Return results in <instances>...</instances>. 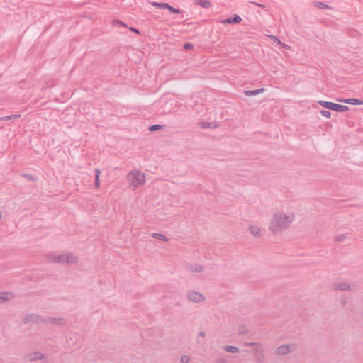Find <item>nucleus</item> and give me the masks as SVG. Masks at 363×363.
<instances>
[{"label": "nucleus", "instance_id": "nucleus-1", "mask_svg": "<svg viewBox=\"0 0 363 363\" xmlns=\"http://www.w3.org/2000/svg\"><path fill=\"white\" fill-rule=\"evenodd\" d=\"M294 220V213L283 212L274 213L272 218L269 229L274 234L287 229Z\"/></svg>", "mask_w": 363, "mask_h": 363}, {"label": "nucleus", "instance_id": "nucleus-2", "mask_svg": "<svg viewBox=\"0 0 363 363\" xmlns=\"http://www.w3.org/2000/svg\"><path fill=\"white\" fill-rule=\"evenodd\" d=\"M48 261L55 263H66L68 264H76L78 261L77 257L74 255L72 253H65L58 255L53 252L48 255Z\"/></svg>", "mask_w": 363, "mask_h": 363}, {"label": "nucleus", "instance_id": "nucleus-3", "mask_svg": "<svg viewBox=\"0 0 363 363\" xmlns=\"http://www.w3.org/2000/svg\"><path fill=\"white\" fill-rule=\"evenodd\" d=\"M127 178L134 188L143 186L145 183V174L139 170H132L128 174Z\"/></svg>", "mask_w": 363, "mask_h": 363}, {"label": "nucleus", "instance_id": "nucleus-4", "mask_svg": "<svg viewBox=\"0 0 363 363\" xmlns=\"http://www.w3.org/2000/svg\"><path fill=\"white\" fill-rule=\"evenodd\" d=\"M318 104L328 109L335 111L337 112H345L349 110V107L347 106L340 105L333 102L319 101Z\"/></svg>", "mask_w": 363, "mask_h": 363}, {"label": "nucleus", "instance_id": "nucleus-5", "mask_svg": "<svg viewBox=\"0 0 363 363\" xmlns=\"http://www.w3.org/2000/svg\"><path fill=\"white\" fill-rule=\"evenodd\" d=\"M43 321L44 317L35 313L28 314L23 319V323L24 324H27L28 323H43Z\"/></svg>", "mask_w": 363, "mask_h": 363}, {"label": "nucleus", "instance_id": "nucleus-6", "mask_svg": "<svg viewBox=\"0 0 363 363\" xmlns=\"http://www.w3.org/2000/svg\"><path fill=\"white\" fill-rule=\"evenodd\" d=\"M296 348V347L294 344L282 345L277 349L276 354L279 355H286L294 351Z\"/></svg>", "mask_w": 363, "mask_h": 363}, {"label": "nucleus", "instance_id": "nucleus-7", "mask_svg": "<svg viewBox=\"0 0 363 363\" xmlns=\"http://www.w3.org/2000/svg\"><path fill=\"white\" fill-rule=\"evenodd\" d=\"M188 298L194 303H201L205 300V296L200 292L190 291L187 294Z\"/></svg>", "mask_w": 363, "mask_h": 363}, {"label": "nucleus", "instance_id": "nucleus-8", "mask_svg": "<svg viewBox=\"0 0 363 363\" xmlns=\"http://www.w3.org/2000/svg\"><path fill=\"white\" fill-rule=\"evenodd\" d=\"M333 289L336 291H354L355 285L350 284L349 283H335L333 284Z\"/></svg>", "mask_w": 363, "mask_h": 363}, {"label": "nucleus", "instance_id": "nucleus-9", "mask_svg": "<svg viewBox=\"0 0 363 363\" xmlns=\"http://www.w3.org/2000/svg\"><path fill=\"white\" fill-rule=\"evenodd\" d=\"M253 354L255 361L257 363H263L264 362V354L263 351L262 345H259V347H256L253 350Z\"/></svg>", "mask_w": 363, "mask_h": 363}, {"label": "nucleus", "instance_id": "nucleus-10", "mask_svg": "<svg viewBox=\"0 0 363 363\" xmlns=\"http://www.w3.org/2000/svg\"><path fill=\"white\" fill-rule=\"evenodd\" d=\"M52 323L56 325H64L66 323V320L62 318H44L43 324Z\"/></svg>", "mask_w": 363, "mask_h": 363}, {"label": "nucleus", "instance_id": "nucleus-11", "mask_svg": "<svg viewBox=\"0 0 363 363\" xmlns=\"http://www.w3.org/2000/svg\"><path fill=\"white\" fill-rule=\"evenodd\" d=\"M14 298V295L11 292H1L0 293V304L12 300Z\"/></svg>", "mask_w": 363, "mask_h": 363}, {"label": "nucleus", "instance_id": "nucleus-12", "mask_svg": "<svg viewBox=\"0 0 363 363\" xmlns=\"http://www.w3.org/2000/svg\"><path fill=\"white\" fill-rule=\"evenodd\" d=\"M242 18L237 14H234L232 17L223 21V23L236 24L241 22Z\"/></svg>", "mask_w": 363, "mask_h": 363}, {"label": "nucleus", "instance_id": "nucleus-13", "mask_svg": "<svg viewBox=\"0 0 363 363\" xmlns=\"http://www.w3.org/2000/svg\"><path fill=\"white\" fill-rule=\"evenodd\" d=\"M204 267L200 264H190L187 266V270L191 272L201 273L203 271Z\"/></svg>", "mask_w": 363, "mask_h": 363}, {"label": "nucleus", "instance_id": "nucleus-14", "mask_svg": "<svg viewBox=\"0 0 363 363\" xmlns=\"http://www.w3.org/2000/svg\"><path fill=\"white\" fill-rule=\"evenodd\" d=\"M264 91L263 88L256 89V90H247L244 91V94L247 96H255L257 94H261Z\"/></svg>", "mask_w": 363, "mask_h": 363}, {"label": "nucleus", "instance_id": "nucleus-15", "mask_svg": "<svg viewBox=\"0 0 363 363\" xmlns=\"http://www.w3.org/2000/svg\"><path fill=\"white\" fill-rule=\"evenodd\" d=\"M196 4L200 5L203 8L208 9L211 7V2L209 0H196Z\"/></svg>", "mask_w": 363, "mask_h": 363}, {"label": "nucleus", "instance_id": "nucleus-16", "mask_svg": "<svg viewBox=\"0 0 363 363\" xmlns=\"http://www.w3.org/2000/svg\"><path fill=\"white\" fill-rule=\"evenodd\" d=\"M250 231L251 234H252L255 237L261 236V230L257 226H255V225L250 226Z\"/></svg>", "mask_w": 363, "mask_h": 363}, {"label": "nucleus", "instance_id": "nucleus-17", "mask_svg": "<svg viewBox=\"0 0 363 363\" xmlns=\"http://www.w3.org/2000/svg\"><path fill=\"white\" fill-rule=\"evenodd\" d=\"M94 172H95L94 186H95V187L99 188L100 186L99 177H100L101 172L99 169H95Z\"/></svg>", "mask_w": 363, "mask_h": 363}, {"label": "nucleus", "instance_id": "nucleus-18", "mask_svg": "<svg viewBox=\"0 0 363 363\" xmlns=\"http://www.w3.org/2000/svg\"><path fill=\"white\" fill-rule=\"evenodd\" d=\"M152 236L155 239H158L162 241L167 242L169 240L164 235L161 233H155L152 234Z\"/></svg>", "mask_w": 363, "mask_h": 363}, {"label": "nucleus", "instance_id": "nucleus-19", "mask_svg": "<svg viewBox=\"0 0 363 363\" xmlns=\"http://www.w3.org/2000/svg\"><path fill=\"white\" fill-rule=\"evenodd\" d=\"M224 350L230 353H237L239 350L235 346L227 345L224 347Z\"/></svg>", "mask_w": 363, "mask_h": 363}, {"label": "nucleus", "instance_id": "nucleus-20", "mask_svg": "<svg viewBox=\"0 0 363 363\" xmlns=\"http://www.w3.org/2000/svg\"><path fill=\"white\" fill-rule=\"evenodd\" d=\"M248 333V329L245 325H240L238 328V335H243Z\"/></svg>", "mask_w": 363, "mask_h": 363}, {"label": "nucleus", "instance_id": "nucleus-21", "mask_svg": "<svg viewBox=\"0 0 363 363\" xmlns=\"http://www.w3.org/2000/svg\"><path fill=\"white\" fill-rule=\"evenodd\" d=\"M43 354L40 352H35L33 354V356L30 357L31 361L37 360V359H43Z\"/></svg>", "mask_w": 363, "mask_h": 363}, {"label": "nucleus", "instance_id": "nucleus-22", "mask_svg": "<svg viewBox=\"0 0 363 363\" xmlns=\"http://www.w3.org/2000/svg\"><path fill=\"white\" fill-rule=\"evenodd\" d=\"M342 103L349 104L352 105H357L359 103V100L357 99H345L342 101Z\"/></svg>", "mask_w": 363, "mask_h": 363}, {"label": "nucleus", "instance_id": "nucleus-23", "mask_svg": "<svg viewBox=\"0 0 363 363\" xmlns=\"http://www.w3.org/2000/svg\"><path fill=\"white\" fill-rule=\"evenodd\" d=\"M151 4L157 8V9H166L167 7V3H158V2H152Z\"/></svg>", "mask_w": 363, "mask_h": 363}, {"label": "nucleus", "instance_id": "nucleus-24", "mask_svg": "<svg viewBox=\"0 0 363 363\" xmlns=\"http://www.w3.org/2000/svg\"><path fill=\"white\" fill-rule=\"evenodd\" d=\"M20 116H21V115H19V114L6 116L1 118V120L9 121V120H11V119H16V118H20Z\"/></svg>", "mask_w": 363, "mask_h": 363}, {"label": "nucleus", "instance_id": "nucleus-25", "mask_svg": "<svg viewBox=\"0 0 363 363\" xmlns=\"http://www.w3.org/2000/svg\"><path fill=\"white\" fill-rule=\"evenodd\" d=\"M315 5L316 7L320 9H328L329 8V6H328L327 4H325V3L323 2H320V1H315Z\"/></svg>", "mask_w": 363, "mask_h": 363}, {"label": "nucleus", "instance_id": "nucleus-26", "mask_svg": "<svg viewBox=\"0 0 363 363\" xmlns=\"http://www.w3.org/2000/svg\"><path fill=\"white\" fill-rule=\"evenodd\" d=\"M167 9H168L171 13L179 14L181 13L180 10L178 9H176L169 4H167V7H166Z\"/></svg>", "mask_w": 363, "mask_h": 363}, {"label": "nucleus", "instance_id": "nucleus-27", "mask_svg": "<svg viewBox=\"0 0 363 363\" xmlns=\"http://www.w3.org/2000/svg\"><path fill=\"white\" fill-rule=\"evenodd\" d=\"M272 38H273V40L274 41H277V43L281 45L284 48H286V49H288L289 50L290 49V46H289L288 45H286L284 43H282L279 40V38H277V37L275 36H271Z\"/></svg>", "mask_w": 363, "mask_h": 363}, {"label": "nucleus", "instance_id": "nucleus-28", "mask_svg": "<svg viewBox=\"0 0 363 363\" xmlns=\"http://www.w3.org/2000/svg\"><path fill=\"white\" fill-rule=\"evenodd\" d=\"M347 236L345 234L338 235L335 238V240L337 242H342L346 239Z\"/></svg>", "mask_w": 363, "mask_h": 363}, {"label": "nucleus", "instance_id": "nucleus-29", "mask_svg": "<svg viewBox=\"0 0 363 363\" xmlns=\"http://www.w3.org/2000/svg\"><path fill=\"white\" fill-rule=\"evenodd\" d=\"M21 177L28 179L29 181H31V182H35V177L32 175V174H21Z\"/></svg>", "mask_w": 363, "mask_h": 363}, {"label": "nucleus", "instance_id": "nucleus-30", "mask_svg": "<svg viewBox=\"0 0 363 363\" xmlns=\"http://www.w3.org/2000/svg\"><path fill=\"white\" fill-rule=\"evenodd\" d=\"M320 113L323 116L330 118L331 117V113L328 111L322 110L320 111Z\"/></svg>", "mask_w": 363, "mask_h": 363}, {"label": "nucleus", "instance_id": "nucleus-31", "mask_svg": "<svg viewBox=\"0 0 363 363\" xmlns=\"http://www.w3.org/2000/svg\"><path fill=\"white\" fill-rule=\"evenodd\" d=\"M244 345L247 346V347L256 346L257 347H259V345H262L259 342H245Z\"/></svg>", "mask_w": 363, "mask_h": 363}, {"label": "nucleus", "instance_id": "nucleus-32", "mask_svg": "<svg viewBox=\"0 0 363 363\" xmlns=\"http://www.w3.org/2000/svg\"><path fill=\"white\" fill-rule=\"evenodd\" d=\"M162 128V125H152L151 126H150L149 128V130L150 131H155V130H159Z\"/></svg>", "mask_w": 363, "mask_h": 363}, {"label": "nucleus", "instance_id": "nucleus-33", "mask_svg": "<svg viewBox=\"0 0 363 363\" xmlns=\"http://www.w3.org/2000/svg\"><path fill=\"white\" fill-rule=\"evenodd\" d=\"M189 359H190L187 355H182L180 359L182 363H188L189 362Z\"/></svg>", "mask_w": 363, "mask_h": 363}, {"label": "nucleus", "instance_id": "nucleus-34", "mask_svg": "<svg viewBox=\"0 0 363 363\" xmlns=\"http://www.w3.org/2000/svg\"><path fill=\"white\" fill-rule=\"evenodd\" d=\"M194 48V45L191 44V43H186L184 44V48L185 50H190V49H192Z\"/></svg>", "mask_w": 363, "mask_h": 363}, {"label": "nucleus", "instance_id": "nucleus-35", "mask_svg": "<svg viewBox=\"0 0 363 363\" xmlns=\"http://www.w3.org/2000/svg\"><path fill=\"white\" fill-rule=\"evenodd\" d=\"M217 363H227V360L224 357H218L216 359Z\"/></svg>", "mask_w": 363, "mask_h": 363}, {"label": "nucleus", "instance_id": "nucleus-36", "mask_svg": "<svg viewBox=\"0 0 363 363\" xmlns=\"http://www.w3.org/2000/svg\"><path fill=\"white\" fill-rule=\"evenodd\" d=\"M113 23H114V24H121V25L126 27V25L124 23H123L121 21H119V20H116V21H113Z\"/></svg>", "mask_w": 363, "mask_h": 363}, {"label": "nucleus", "instance_id": "nucleus-37", "mask_svg": "<svg viewBox=\"0 0 363 363\" xmlns=\"http://www.w3.org/2000/svg\"><path fill=\"white\" fill-rule=\"evenodd\" d=\"M250 3H251V4H255V5L258 6H259V7L265 8V6H264V5H263V4H258V3H255V2H254V1H250Z\"/></svg>", "mask_w": 363, "mask_h": 363}, {"label": "nucleus", "instance_id": "nucleus-38", "mask_svg": "<svg viewBox=\"0 0 363 363\" xmlns=\"http://www.w3.org/2000/svg\"><path fill=\"white\" fill-rule=\"evenodd\" d=\"M198 335H199V337H205V336H206V333H205V332H203V331H200V332L199 333Z\"/></svg>", "mask_w": 363, "mask_h": 363}, {"label": "nucleus", "instance_id": "nucleus-39", "mask_svg": "<svg viewBox=\"0 0 363 363\" xmlns=\"http://www.w3.org/2000/svg\"><path fill=\"white\" fill-rule=\"evenodd\" d=\"M130 30L135 33H140L139 30L134 28H130Z\"/></svg>", "mask_w": 363, "mask_h": 363}, {"label": "nucleus", "instance_id": "nucleus-40", "mask_svg": "<svg viewBox=\"0 0 363 363\" xmlns=\"http://www.w3.org/2000/svg\"><path fill=\"white\" fill-rule=\"evenodd\" d=\"M362 104H363V101L359 100V103L357 104V105H362Z\"/></svg>", "mask_w": 363, "mask_h": 363}, {"label": "nucleus", "instance_id": "nucleus-41", "mask_svg": "<svg viewBox=\"0 0 363 363\" xmlns=\"http://www.w3.org/2000/svg\"><path fill=\"white\" fill-rule=\"evenodd\" d=\"M339 102H342V101H344V99H337Z\"/></svg>", "mask_w": 363, "mask_h": 363}]
</instances>
